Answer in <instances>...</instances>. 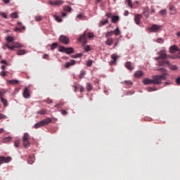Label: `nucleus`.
I'll return each instance as SVG.
<instances>
[{"instance_id": "f257e3e1", "label": "nucleus", "mask_w": 180, "mask_h": 180, "mask_svg": "<svg viewBox=\"0 0 180 180\" xmlns=\"http://www.w3.org/2000/svg\"><path fill=\"white\" fill-rule=\"evenodd\" d=\"M159 71H160V72H162V74L160 75H155L153 77V84L155 85H160L162 80L167 79V70L164 68H160L159 69Z\"/></svg>"}, {"instance_id": "f03ea898", "label": "nucleus", "mask_w": 180, "mask_h": 180, "mask_svg": "<svg viewBox=\"0 0 180 180\" xmlns=\"http://www.w3.org/2000/svg\"><path fill=\"white\" fill-rule=\"evenodd\" d=\"M51 122H52L51 118L48 117L35 124L34 127V129H39V127H41V126H46V124H49V123H51Z\"/></svg>"}, {"instance_id": "7ed1b4c3", "label": "nucleus", "mask_w": 180, "mask_h": 180, "mask_svg": "<svg viewBox=\"0 0 180 180\" xmlns=\"http://www.w3.org/2000/svg\"><path fill=\"white\" fill-rule=\"evenodd\" d=\"M12 44H7L5 45V47L9 49V50H14V49H23L25 46L19 42H12Z\"/></svg>"}, {"instance_id": "20e7f679", "label": "nucleus", "mask_w": 180, "mask_h": 180, "mask_svg": "<svg viewBox=\"0 0 180 180\" xmlns=\"http://www.w3.org/2000/svg\"><path fill=\"white\" fill-rule=\"evenodd\" d=\"M22 143L25 148H27L30 146V135L27 133H25L22 137Z\"/></svg>"}, {"instance_id": "39448f33", "label": "nucleus", "mask_w": 180, "mask_h": 180, "mask_svg": "<svg viewBox=\"0 0 180 180\" xmlns=\"http://www.w3.org/2000/svg\"><path fill=\"white\" fill-rule=\"evenodd\" d=\"M94 37V34L92 33H89V35L86 34V32H84V33L81 35L79 37V41H81L82 43H86V40L89 39H92Z\"/></svg>"}, {"instance_id": "423d86ee", "label": "nucleus", "mask_w": 180, "mask_h": 180, "mask_svg": "<svg viewBox=\"0 0 180 180\" xmlns=\"http://www.w3.org/2000/svg\"><path fill=\"white\" fill-rule=\"evenodd\" d=\"M48 4L49 5H51V6H61V5L64 4V1L63 0L49 1Z\"/></svg>"}, {"instance_id": "0eeeda50", "label": "nucleus", "mask_w": 180, "mask_h": 180, "mask_svg": "<svg viewBox=\"0 0 180 180\" xmlns=\"http://www.w3.org/2000/svg\"><path fill=\"white\" fill-rule=\"evenodd\" d=\"M149 30L150 32L157 33L158 32H161L162 30V25H153L150 28Z\"/></svg>"}, {"instance_id": "6e6552de", "label": "nucleus", "mask_w": 180, "mask_h": 180, "mask_svg": "<svg viewBox=\"0 0 180 180\" xmlns=\"http://www.w3.org/2000/svg\"><path fill=\"white\" fill-rule=\"evenodd\" d=\"M12 161V158L11 157H4V156H0V165L1 164L6 163L8 164V162H11Z\"/></svg>"}, {"instance_id": "1a4fd4ad", "label": "nucleus", "mask_w": 180, "mask_h": 180, "mask_svg": "<svg viewBox=\"0 0 180 180\" xmlns=\"http://www.w3.org/2000/svg\"><path fill=\"white\" fill-rule=\"evenodd\" d=\"M59 41H60L61 43H63L64 44H68V43H69V41H70V39H68L67 36L61 35V36L59 37Z\"/></svg>"}, {"instance_id": "9d476101", "label": "nucleus", "mask_w": 180, "mask_h": 180, "mask_svg": "<svg viewBox=\"0 0 180 180\" xmlns=\"http://www.w3.org/2000/svg\"><path fill=\"white\" fill-rule=\"evenodd\" d=\"M22 96L25 99H29V98H30V90H29L27 87L24 89Z\"/></svg>"}, {"instance_id": "9b49d317", "label": "nucleus", "mask_w": 180, "mask_h": 180, "mask_svg": "<svg viewBox=\"0 0 180 180\" xmlns=\"http://www.w3.org/2000/svg\"><path fill=\"white\" fill-rule=\"evenodd\" d=\"M124 66L126 67V68L127 70H129V71H133V70H134V66H133V64H131V62H127L124 64Z\"/></svg>"}, {"instance_id": "f8f14e48", "label": "nucleus", "mask_w": 180, "mask_h": 180, "mask_svg": "<svg viewBox=\"0 0 180 180\" xmlns=\"http://www.w3.org/2000/svg\"><path fill=\"white\" fill-rule=\"evenodd\" d=\"M143 14L144 15L146 19H148V16L150 15V8H148V7H145L143 8Z\"/></svg>"}, {"instance_id": "ddd939ff", "label": "nucleus", "mask_w": 180, "mask_h": 180, "mask_svg": "<svg viewBox=\"0 0 180 180\" xmlns=\"http://www.w3.org/2000/svg\"><path fill=\"white\" fill-rule=\"evenodd\" d=\"M179 51V48H178L176 45H173L169 48V51L172 53H176V51Z\"/></svg>"}, {"instance_id": "4468645a", "label": "nucleus", "mask_w": 180, "mask_h": 180, "mask_svg": "<svg viewBox=\"0 0 180 180\" xmlns=\"http://www.w3.org/2000/svg\"><path fill=\"white\" fill-rule=\"evenodd\" d=\"M144 75V73L141 70H137L134 72L135 78H141Z\"/></svg>"}, {"instance_id": "2eb2a0df", "label": "nucleus", "mask_w": 180, "mask_h": 180, "mask_svg": "<svg viewBox=\"0 0 180 180\" xmlns=\"http://www.w3.org/2000/svg\"><path fill=\"white\" fill-rule=\"evenodd\" d=\"M143 83L144 84V85H150L151 84H154V82L153 79L146 78L143 80Z\"/></svg>"}, {"instance_id": "dca6fc26", "label": "nucleus", "mask_w": 180, "mask_h": 180, "mask_svg": "<svg viewBox=\"0 0 180 180\" xmlns=\"http://www.w3.org/2000/svg\"><path fill=\"white\" fill-rule=\"evenodd\" d=\"M75 60H71L70 62H68L65 64V68H70L72 65H75Z\"/></svg>"}, {"instance_id": "f3484780", "label": "nucleus", "mask_w": 180, "mask_h": 180, "mask_svg": "<svg viewBox=\"0 0 180 180\" xmlns=\"http://www.w3.org/2000/svg\"><path fill=\"white\" fill-rule=\"evenodd\" d=\"M159 54V57L160 59H165L167 58V53L165 52V51H160L158 52Z\"/></svg>"}, {"instance_id": "a211bd4d", "label": "nucleus", "mask_w": 180, "mask_h": 180, "mask_svg": "<svg viewBox=\"0 0 180 180\" xmlns=\"http://www.w3.org/2000/svg\"><path fill=\"white\" fill-rule=\"evenodd\" d=\"M18 56H25V54H27V51L25 49H18L16 52Z\"/></svg>"}, {"instance_id": "6ab92c4d", "label": "nucleus", "mask_w": 180, "mask_h": 180, "mask_svg": "<svg viewBox=\"0 0 180 180\" xmlns=\"http://www.w3.org/2000/svg\"><path fill=\"white\" fill-rule=\"evenodd\" d=\"M141 19V15L138 14L135 15L134 20L136 25H140V20Z\"/></svg>"}, {"instance_id": "aec40b11", "label": "nucleus", "mask_w": 180, "mask_h": 180, "mask_svg": "<svg viewBox=\"0 0 180 180\" xmlns=\"http://www.w3.org/2000/svg\"><path fill=\"white\" fill-rule=\"evenodd\" d=\"M119 58V56H117V53H114L111 55V58L113 60L111 61V64H115V63H116L117 58Z\"/></svg>"}, {"instance_id": "412c9836", "label": "nucleus", "mask_w": 180, "mask_h": 180, "mask_svg": "<svg viewBox=\"0 0 180 180\" xmlns=\"http://www.w3.org/2000/svg\"><path fill=\"white\" fill-rule=\"evenodd\" d=\"M159 65H165L167 64V65H169V62L165 60V59H160L158 62Z\"/></svg>"}, {"instance_id": "4be33fe9", "label": "nucleus", "mask_w": 180, "mask_h": 180, "mask_svg": "<svg viewBox=\"0 0 180 180\" xmlns=\"http://www.w3.org/2000/svg\"><path fill=\"white\" fill-rule=\"evenodd\" d=\"M105 44L107 46H112V44H113V38L107 39V40L105 41Z\"/></svg>"}, {"instance_id": "5701e85b", "label": "nucleus", "mask_w": 180, "mask_h": 180, "mask_svg": "<svg viewBox=\"0 0 180 180\" xmlns=\"http://www.w3.org/2000/svg\"><path fill=\"white\" fill-rule=\"evenodd\" d=\"M65 53H66V54H72V53H74V49L72 47L66 48Z\"/></svg>"}, {"instance_id": "b1692460", "label": "nucleus", "mask_w": 180, "mask_h": 180, "mask_svg": "<svg viewBox=\"0 0 180 180\" xmlns=\"http://www.w3.org/2000/svg\"><path fill=\"white\" fill-rule=\"evenodd\" d=\"M1 102L3 103V105L5 108H6V106H8V101L6 100V98H4V97H1Z\"/></svg>"}, {"instance_id": "393cba45", "label": "nucleus", "mask_w": 180, "mask_h": 180, "mask_svg": "<svg viewBox=\"0 0 180 180\" xmlns=\"http://www.w3.org/2000/svg\"><path fill=\"white\" fill-rule=\"evenodd\" d=\"M169 68L172 71H176V70H178V66L174 65H169Z\"/></svg>"}, {"instance_id": "a878e982", "label": "nucleus", "mask_w": 180, "mask_h": 180, "mask_svg": "<svg viewBox=\"0 0 180 180\" xmlns=\"http://www.w3.org/2000/svg\"><path fill=\"white\" fill-rule=\"evenodd\" d=\"M63 11H64V12H71V11H72V9L71 8V7L70 6H63Z\"/></svg>"}, {"instance_id": "bb28decb", "label": "nucleus", "mask_w": 180, "mask_h": 180, "mask_svg": "<svg viewBox=\"0 0 180 180\" xmlns=\"http://www.w3.org/2000/svg\"><path fill=\"white\" fill-rule=\"evenodd\" d=\"M119 19H120L119 16L113 15L112 17V23H116L117 22H118Z\"/></svg>"}, {"instance_id": "cd10ccee", "label": "nucleus", "mask_w": 180, "mask_h": 180, "mask_svg": "<svg viewBox=\"0 0 180 180\" xmlns=\"http://www.w3.org/2000/svg\"><path fill=\"white\" fill-rule=\"evenodd\" d=\"M169 10H170L171 15H175L176 13V10L175 9V7H174V6L169 7Z\"/></svg>"}, {"instance_id": "c85d7f7f", "label": "nucleus", "mask_w": 180, "mask_h": 180, "mask_svg": "<svg viewBox=\"0 0 180 180\" xmlns=\"http://www.w3.org/2000/svg\"><path fill=\"white\" fill-rule=\"evenodd\" d=\"M27 162L28 164H33V162H34V158L33 156H30L28 160H27Z\"/></svg>"}, {"instance_id": "c756f323", "label": "nucleus", "mask_w": 180, "mask_h": 180, "mask_svg": "<svg viewBox=\"0 0 180 180\" xmlns=\"http://www.w3.org/2000/svg\"><path fill=\"white\" fill-rule=\"evenodd\" d=\"M8 82L11 85H16L19 84V82L16 79L9 80Z\"/></svg>"}, {"instance_id": "7c9ffc66", "label": "nucleus", "mask_w": 180, "mask_h": 180, "mask_svg": "<svg viewBox=\"0 0 180 180\" xmlns=\"http://www.w3.org/2000/svg\"><path fill=\"white\" fill-rule=\"evenodd\" d=\"M108 22H109V20H103L100 22L99 25H100V27H101V26H105V25H107Z\"/></svg>"}, {"instance_id": "2f4dec72", "label": "nucleus", "mask_w": 180, "mask_h": 180, "mask_svg": "<svg viewBox=\"0 0 180 180\" xmlns=\"http://www.w3.org/2000/svg\"><path fill=\"white\" fill-rule=\"evenodd\" d=\"M19 146H20V140L16 139L14 141V147H16V148H18V147H19Z\"/></svg>"}, {"instance_id": "473e14b6", "label": "nucleus", "mask_w": 180, "mask_h": 180, "mask_svg": "<svg viewBox=\"0 0 180 180\" xmlns=\"http://www.w3.org/2000/svg\"><path fill=\"white\" fill-rule=\"evenodd\" d=\"M63 105H64V103L63 101H60L55 105V108H57L58 109H61V108H63Z\"/></svg>"}, {"instance_id": "72a5a7b5", "label": "nucleus", "mask_w": 180, "mask_h": 180, "mask_svg": "<svg viewBox=\"0 0 180 180\" xmlns=\"http://www.w3.org/2000/svg\"><path fill=\"white\" fill-rule=\"evenodd\" d=\"M37 114L38 115H46L47 114V110H44V109H41L39 111H37Z\"/></svg>"}, {"instance_id": "f704fd0d", "label": "nucleus", "mask_w": 180, "mask_h": 180, "mask_svg": "<svg viewBox=\"0 0 180 180\" xmlns=\"http://www.w3.org/2000/svg\"><path fill=\"white\" fill-rule=\"evenodd\" d=\"M18 26L21 30H26V27L23 26V24H22V22H18Z\"/></svg>"}, {"instance_id": "c9c22d12", "label": "nucleus", "mask_w": 180, "mask_h": 180, "mask_svg": "<svg viewBox=\"0 0 180 180\" xmlns=\"http://www.w3.org/2000/svg\"><path fill=\"white\" fill-rule=\"evenodd\" d=\"M86 89L87 90L88 92H89V91H91L92 85L91 84V83L86 84Z\"/></svg>"}, {"instance_id": "e433bc0d", "label": "nucleus", "mask_w": 180, "mask_h": 180, "mask_svg": "<svg viewBox=\"0 0 180 180\" xmlns=\"http://www.w3.org/2000/svg\"><path fill=\"white\" fill-rule=\"evenodd\" d=\"M35 20L37 22H41V20H43V16H41V15L35 16Z\"/></svg>"}, {"instance_id": "4c0bfd02", "label": "nucleus", "mask_w": 180, "mask_h": 180, "mask_svg": "<svg viewBox=\"0 0 180 180\" xmlns=\"http://www.w3.org/2000/svg\"><path fill=\"white\" fill-rule=\"evenodd\" d=\"M12 140V137L8 136L4 139L3 143H8V141H11Z\"/></svg>"}, {"instance_id": "58836bf2", "label": "nucleus", "mask_w": 180, "mask_h": 180, "mask_svg": "<svg viewBox=\"0 0 180 180\" xmlns=\"http://www.w3.org/2000/svg\"><path fill=\"white\" fill-rule=\"evenodd\" d=\"M57 46H58V43H53L51 45V50H56L57 49Z\"/></svg>"}, {"instance_id": "ea45409f", "label": "nucleus", "mask_w": 180, "mask_h": 180, "mask_svg": "<svg viewBox=\"0 0 180 180\" xmlns=\"http://www.w3.org/2000/svg\"><path fill=\"white\" fill-rule=\"evenodd\" d=\"M92 64H94V60H86V65H87V67H91V65H92Z\"/></svg>"}, {"instance_id": "a19ab883", "label": "nucleus", "mask_w": 180, "mask_h": 180, "mask_svg": "<svg viewBox=\"0 0 180 180\" xmlns=\"http://www.w3.org/2000/svg\"><path fill=\"white\" fill-rule=\"evenodd\" d=\"M12 19H18V13H13L10 15Z\"/></svg>"}, {"instance_id": "79ce46f5", "label": "nucleus", "mask_w": 180, "mask_h": 180, "mask_svg": "<svg viewBox=\"0 0 180 180\" xmlns=\"http://www.w3.org/2000/svg\"><path fill=\"white\" fill-rule=\"evenodd\" d=\"M85 74H86V72H85V70H82L79 75V78L81 79H82V78H84V77H85Z\"/></svg>"}, {"instance_id": "37998d69", "label": "nucleus", "mask_w": 180, "mask_h": 180, "mask_svg": "<svg viewBox=\"0 0 180 180\" xmlns=\"http://www.w3.org/2000/svg\"><path fill=\"white\" fill-rule=\"evenodd\" d=\"M55 20H56V22H58L59 23L63 22V19H61V18H60V16L58 15H54Z\"/></svg>"}, {"instance_id": "c03bdc74", "label": "nucleus", "mask_w": 180, "mask_h": 180, "mask_svg": "<svg viewBox=\"0 0 180 180\" xmlns=\"http://www.w3.org/2000/svg\"><path fill=\"white\" fill-rule=\"evenodd\" d=\"M112 32L114 34H115V36H119V34H120V30L119 28H116Z\"/></svg>"}, {"instance_id": "a18cd8bd", "label": "nucleus", "mask_w": 180, "mask_h": 180, "mask_svg": "<svg viewBox=\"0 0 180 180\" xmlns=\"http://www.w3.org/2000/svg\"><path fill=\"white\" fill-rule=\"evenodd\" d=\"M126 3L129 8H133V2L131 1V0H127Z\"/></svg>"}, {"instance_id": "49530a36", "label": "nucleus", "mask_w": 180, "mask_h": 180, "mask_svg": "<svg viewBox=\"0 0 180 180\" xmlns=\"http://www.w3.org/2000/svg\"><path fill=\"white\" fill-rule=\"evenodd\" d=\"M113 36V31L108 32L105 34V37H112Z\"/></svg>"}, {"instance_id": "de8ad7c7", "label": "nucleus", "mask_w": 180, "mask_h": 180, "mask_svg": "<svg viewBox=\"0 0 180 180\" xmlns=\"http://www.w3.org/2000/svg\"><path fill=\"white\" fill-rule=\"evenodd\" d=\"M6 40H7V43H12V41H13V37L8 36Z\"/></svg>"}, {"instance_id": "09e8293b", "label": "nucleus", "mask_w": 180, "mask_h": 180, "mask_svg": "<svg viewBox=\"0 0 180 180\" xmlns=\"http://www.w3.org/2000/svg\"><path fill=\"white\" fill-rule=\"evenodd\" d=\"M72 58H79L82 57V53H77L76 55L72 56Z\"/></svg>"}, {"instance_id": "8fccbe9b", "label": "nucleus", "mask_w": 180, "mask_h": 180, "mask_svg": "<svg viewBox=\"0 0 180 180\" xmlns=\"http://www.w3.org/2000/svg\"><path fill=\"white\" fill-rule=\"evenodd\" d=\"M0 16H2L4 19H8V15H6V13L4 12H0Z\"/></svg>"}, {"instance_id": "3c124183", "label": "nucleus", "mask_w": 180, "mask_h": 180, "mask_svg": "<svg viewBox=\"0 0 180 180\" xmlns=\"http://www.w3.org/2000/svg\"><path fill=\"white\" fill-rule=\"evenodd\" d=\"M65 47L64 46H60L59 48V51H60L61 53H65Z\"/></svg>"}, {"instance_id": "603ef678", "label": "nucleus", "mask_w": 180, "mask_h": 180, "mask_svg": "<svg viewBox=\"0 0 180 180\" xmlns=\"http://www.w3.org/2000/svg\"><path fill=\"white\" fill-rule=\"evenodd\" d=\"M74 88V92L77 93V91H79V85L78 86H73Z\"/></svg>"}, {"instance_id": "864d4df0", "label": "nucleus", "mask_w": 180, "mask_h": 180, "mask_svg": "<svg viewBox=\"0 0 180 180\" xmlns=\"http://www.w3.org/2000/svg\"><path fill=\"white\" fill-rule=\"evenodd\" d=\"M60 112H61V113H62V115H63V116L68 115V112L66 110H60Z\"/></svg>"}, {"instance_id": "5fc2aeb1", "label": "nucleus", "mask_w": 180, "mask_h": 180, "mask_svg": "<svg viewBox=\"0 0 180 180\" xmlns=\"http://www.w3.org/2000/svg\"><path fill=\"white\" fill-rule=\"evenodd\" d=\"M84 50L85 51H89V50H91V46L89 45L84 46Z\"/></svg>"}, {"instance_id": "6e6d98bb", "label": "nucleus", "mask_w": 180, "mask_h": 180, "mask_svg": "<svg viewBox=\"0 0 180 180\" xmlns=\"http://www.w3.org/2000/svg\"><path fill=\"white\" fill-rule=\"evenodd\" d=\"M148 92H153V91H157V89L153 88V87H148Z\"/></svg>"}, {"instance_id": "4d7b16f0", "label": "nucleus", "mask_w": 180, "mask_h": 180, "mask_svg": "<svg viewBox=\"0 0 180 180\" xmlns=\"http://www.w3.org/2000/svg\"><path fill=\"white\" fill-rule=\"evenodd\" d=\"M79 90L80 92H84V91H85V88H84L82 86H79Z\"/></svg>"}, {"instance_id": "13d9d810", "label": "nucleus", "mask_w": 180, "mask_h": 180, "mask_svg": "<svg viewBox=\"0 0 180 180\" xmlns=\"http://www.w3.org/2000/svg\"><path fill=\"white\" fill-rule=\"evenodd\" d=\"M160 15H165L167 13V10L163 9L160 11Z\"/></svg>"}, {"instance_id": "bf43d9fd", "label": "nucleus", "mask_w": 180, "mask_h": 180, "mask_svg": "<svg viewBox=\"0 0 180 180\" xmlns=\"http://www.w3.org/2000/svg\"><path fill=\"white\" fill-rule=\"evenodd\" d=\"M0 75H1V77H6V72H5V71L1 72Z\"/></svg>"}, {"instance_id": "052dcab7", "label": "nucleus", "mask_w": 180, "mask_h": 180, "mask_svg": "<svg viewBox=\"0 0 180 180\" xmlns=\"http://www.w3.org/2000/svg\"><path fill=\"white\" fill-rule=\"evenodd\" d=\"M2 119H6V115L4 114H0V120Z\"/></svg>"}, {"instance_id": "680f3d73", "label": "nucleus", "mask_w": 180, "mask_h": 180, "mask_svg": "<svg viewBox=\"0 0 180 180\" xmlns=\"http://www.w3.org/2000/svg\"><path fill=\"white\" fill-rule=\"evenodd\" d=\"M157 42L158 43H164V40H162V39H161V38H159L157 39Z\"/></svg>"}, {"instance_id": "e2e57ef3", "label": "nucleus", "mask_w": 180, "mask_h": 180, "mask_svg": "<svg viewBox=\"0 0 180 180\" xmlns=\"http://www.w3.org/2000/svg\"><path fill=\"white\" fill-rule=\"evenodd\" d=\"M1 64H4L5 65H8V62H6V60H3L1 61Z\"/></svg>"}, {"instance_id": "0e129e2a", "label": "nucleus", "mask_w": 180, "mask_h": 180, "mask_svg": "<svg viewBox=\"0 0 180 180\" xmlns=\"http://www.w3.org/2000/svg\"><path fill=\"white\" fill-rule=\"evenodd\" d=\"M124 84H126L127 85H131V81H124Z\"/></svg>"}, {"instance_id": "69168bd1", "label": "nucleus", "mask_w": 180, "mask_h": 180, "mask_svg": "<svg viewBox=\"0 0 180 180\" xmlns=\"http://www.w3.org/2000/svg\"><path fill=\"white\" fill-rule=\"evenodd\" d=\"M20 30H22L20 28H18V27H15V29H14V31L15 32H20Z\"/></svg>"}, {"instance_id": "338daca9", "label": "nucleus", "mask_w": 180, "mask_h": 180, "mask_svg": "<svg viewBox=\"0 0 180 180\" xmlns=\"http://www.w3.org/2000/svg\"><path fill=\"white\" fill-rule=\"evenodd\" d=\"M106 16H107L108 18H111V19H112V17H113V15H112V13H107V14H106Z\"/></svg>"}, {"instance_id": "774afa93", "label": "nucleus", "mask_w": 180, "mask_h": 180, "mask_svg": "<svg viewBox=\"0 0 180 180\" xmlns=\"http://www.w3.org/2000/svg\"><path fill=\"white\" fill-rule=\"evenodd\" d=\"M176 82L180 85V77L176 79Z\"/></svg>"}]
</instances>
